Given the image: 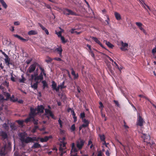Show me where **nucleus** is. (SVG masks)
I'll list each match as a JSON object with an SVG mask.
<instances>
[{
  "label": "nucleus",
  "instance_id": "1",
  "mask_svg": "<svg viewBox=\"0 0 156 156\" xmlns=\"http://www.w3.org/2000/svg\"><path fill=\"white\" fill-rule=\"evenodd\" d=\"M27 135V133H21L20 134V139L22 143H25L28 144L33 142L34 141L37 142L40 139L39 137H31L29 136H27L25 138Z\"/></svg>",
  "mask_w": 156,
  "mask_h": 156
},
{
  "label": "nucleus",
  "instance_id": "2",
  "mask_svg": "<svg viewBox=\"0 0 156 156\" xmlns=\"http://www.w3.org/2000/svg\"><path fill=\"white\" fill-rule=\"evenodd\" d=\"M142 137L143 138L144 142L147 143V145L151 147V145H154L155 144L154 142H151L152 144L150 142V137L149 135H147L145 134H143L142 136Z\"/></svg>",
  "mask_w": 156,
  "mask_h": 156
},
{
  "label": "nucleus",
  "instance_id": "3",
  "mask_svg": "<svg viewBox=\"0 0 156 156\" xmlns=\"http://www.w3.org/2000/svg\"><path fill=\"white\" fill-rule=\"evenodd\" d=\"M43 79V74L42 73H41L39 76H38L37 74L31 75V78L30 80H34V81L38 80H41Z\"/></svg>",
  "mask_w": 156,
  "mask_h": 156
},
{
  "label": "nucleus",
  "instance_id": "4",
  "mask_svg": "<svg viewBox=\"0 0 156 156\" xmlns=\"http://www.w3.org/2000/svg\"><path fill=\"white\" fill-rule=\"evenodd\" d=\"M84 142L85 141L81 138H79L76 140V146L79 150H80L82 148Z\"/></svg>",
  "mask_w": 156,
  "mask_h": 156
},
{
  "label": "nucleus",
  "instance_id": "5",
  "mask_svg": "<svg viewBox=\"0 0 156 156\" xmlns=\"http://www.w3.org/2000/svg\"><path fill=\"white\" fill-rule=\"evenodd\" d=\"M63 14L66 16L69 15L76 16V14L72 10L67 8H63L62 10Z\"/></svg>",
  "mask_w": 156,
  "mask_h": 156
},
{
  "label": "nucleus",
  "instance_id": "6",
  "mask_svg": "<svg viewBox=\"0 0 156 156\" xmlns=\"http://www.w3.org/2000/svg\"><path fill=\"white\" fill-rule=\"evenodd\" d=\"M121 44V47L120 48V49L121 51H126L128 50L127 49L128 46V44L127 43H124L122 41H121L120 42Z\"/></svg>",
  "mask_w": 156,
  "mask_h": 156
},
{
  "label": "nucleus",
  "instance_id": "7",
  "mask_svg": "<svg viewBox=\"0 0 156 156\" xmlns=\"http://www.w3.org/2000/svg\"><path fill=\"white\" fill-rule=\"evenodd\" d=\"M4 60L5 64L9 67L10 66V65L12 66L14 65V62L12 61H11L10 58L8 56L5 58Z\"/></svg>",
  "mask_w": 156,
  "mask_h": 156
},
{
  "label": "nucleus",
  "instance_id": "8",
  "mask_svg": "<svg viewBox=\"0 0 156 156\" xmlns=\"http://www.w3.org/2000/svg\"><path fill=\"white\" fill-rule=\"evenodd\" d=\"M8 136L7 133L5 131H0V139L3 141L7 139Z\"/></svg>",
  "mask_w": 156,
  "mask_h": 156
},
{
  "label": "nucleus",
  "instance_id": "9",
  "mask_svg": "<svg viewBox=\"0 0 156 156\" xmlns=\"http://www.w3.org/2000/svg\"><path fill=\"white\" fill-rule=\"evenodd\" d=\"M144 122L143 119L140 115H139L138 118L137 125L140 126H143V123Z\"/></svg>",
  "mask_w": 156,
  "mask_h": 156
},
{
  "label": "nucleus",
  "instance_id": "10",
  "mask_svg": "<svg viewBox=\"0 0 156 156\" xmlns=\"http://www.w3.org/2000/svg\"><path fill=\"white\" fill-rule=\"evenodd\" d=\"M36 64L35 63L31 65L28 69V72L30 73L34 72L36 69Z\"/></svg>",
  "mask_w": 156,
  "mask_h": 156
},
{
  "label": "nucleus",
  "instance_id": "11",
  "mask_svg": "<svg viewBox=\"0 0 156 156\" xmlns=\"http://www.w3.org/2000/svg\"><path fill=\"white\" fill-rule=\"evenodd\" d=\"M36 110L37 109L36 108H34L31 107L30 108V113L29 114V115L33 116V117L36 115L37 114V113L36 112Z\"/></svg>",
  "mask_w": 156,
  "mask_h": 156
},
{
  "label": "nucleus",
  "instance_id": "12",
  "mask_svg": "<svg viewBox=\"0 0 156 156\" xmlns=\"http://www.w3.org/2000/svg\"><path fill=\"white\" fill-rule=\"evenodd\" d=\"M90 37L96 43L99 44L102 48L106 49L97 37Z\"/></svg>",
  "mask_w": 156,
  "mask_h": 156
},
{
  "label": "nucleus",
  "instance_id": "13",
  "mask_svg": "<svg viewBox=\"0 0 156 156\" xmlns=\"http://www.w3.org/2000/svg\"><path fill=\"white\" fill-rule=\"evenodd\" d=\"M44 107L42 105H40L38 106L37 108V114L39 113H43L44 112Z\"/></svg>",
  "mask_w": 156,
  "mask_h": 156
},
{
  "label": "nucleus",
  "instance_id": "14",
  "mask_svg": "<svg viewBox=\"0 0 156 156\" xmlns=\"http://www.w3.org/2000/svg\"><path fill=\"white\" fill-rule=\"evenodd\" d=\"M71 152H73L75 153H76L78 151V150L75 147V144L74 143H72L71 145Z\"/></svg>",
  "mask_w": 156,
  "mask_h": 156
},
{
  "label": "nucleus",
  "instance_id": "15",
  "mask_svg": "<svg viewBox=\"0 0 156 156\" xmlns=\"http://www.w3.org/2000/svg\"><path fill=\"white\" fill-rule=\"evenodd\" d=\"M82 122L84 123L82 124V126L83 127V128L87 127L89 126V122L88 120L84 119Z\"/></svg>",
  "mask_w": 156,
  "mask_h": 156
},
{
  "label": "nucleus",
  "instance_id": "16",
  "mask_svg": "<svg viewBox=\"0 0 156 156\" xmlns=\"http://www.w3.org/2000/svg\"><path fill=\"white\" fill-rule=\"evenodd\" d=\"M5 147H3L0 149V154L1 156H5Z\"/></svg>",
  "mask_w": 156,
  "mask_h": 156
},
{
  "label": "nucleus",
  "instance_id": "17",
  "mask_svg": "<svg viewBox=\"0 0 156 156\" xmlns=\"http://www.w3.org/2000/svg\"><path fill=\"white\" fill-rule=\"evenodd\" d=\"M55 51L58 52V54L60 57H62V49L61 46H59L58 48H57L55 49Z\"/></svg>",
  "mask_w": 156,
  "mask_h": 156
},
{
  "label": "nucleus",
  "instance_id": "18",
  "mask_svg": "<svg viewBox=\"0 0 156 156\" xmlns=\"http://www.w3.org/2000/svg\"><path fill=\"white\" fill-rule=\"evenodd\" d=\"M71 70L72 71L71 74L74 76V79H77L79 76L78 74L77 73V74H76L73 68H71Z\"/></svg>",
  "mask_w": 156,
  "mask_h": 156
},
{
  "label": "nucleus",
  "instance_id": "19",
  "mask_svg": "<svg viewBox=\"0 0 156 156\" xmlns=\"http://www.w3.org/2000/svg\"><path fill=\"white\" fill-rule=\"evenodd\" d=\"M114 15L116 19L118 20H119L121 19V17L119 13L117 12H115L114 13Z\"/></svg>",
  "mask_w": 156,
  "mask_h": 156
},
{
  "label": "nucleus",
  "instance_id": "20",
  "mask_svg": "<svg viewBox=\"0 0 156 156\" xmlns=\"http://www.w3.org/2000/svg\"><path fill=\"white\" fill-rule=\"evenodd\" d=\"M41 145L38 143H35L32 146V148H41Z\"/></svg>",
  "mask_w": 156,
  "mask_h": 156
},
{
  "label": "nucleus",
  "instance_id": "21",
  "mask_svg": "<svg viewBox=\"0 0 156 156\" xmlns=\"http://www.w3.org/2000/svg\"><path fill=\"white\" fill-rule=\"evenodd\" d=\"M14 36L15 37H16L17 38H18V39H20V40L24 41V42H26V41H28V40H27V39H26L23 37H21V36H20L18 35H17V34H14Z\"/></svg>",
  "mask_w": 156,
  "mask_h": 156
},
{
  "label": "nucleus",
  "instance_id": "22",
  "mask_svg": "<svg viewBox=\"0 0 156 156\" xmlns=\"http://www.w3.org/2000/svg\"><path fill=\"white\" fill-rule=\"evenodd\" d=\"M37 34V31L35 30H31L29 31L28 33V34L29 35H36Z\"/></svg>",
  "mask_w": 156,
  "mask_h": 156
},
{
  "label": "nucleus",
  "instance_id": "23",
  "mask_svg": "<svg viewBox=\"0 0 156 156\" xmlns=\"http://www.w3.org/2000/svg\"><path fill=\"white\" fill-rule=\"evenodd\" d=\"M33 118H32V121L33 122L34 124L35 125H38V124L39 121L38 119H35L34 117H33Z\"/></svg>",
  "mask_w": 156,
  "mask_h": 156
},
{
  "label": "nucleus",
  "instance_id": "24",
  "mask_svg": "<svg viewBox=\"0 0 156 156\" xmlns=\"http://www.w3.org/2000/svg\"><path fill=\"white\" fill-rule=\"evenodd\" d=\"M4 95L6 97V98L5 99V100L7 101L9 99L11 95L10 94L7 92H4Z\"/></svg>",
  "mask_w": 156,
  "mask_h": 156
},
{
  "label": "nucleus",
  "instance_id": "25",
  "mask_svg": "<svg viewBox=\"0 0 156 156\" xmlns=\"http://www.w3.org/2000/svg\"><path fill=\"white\" fill-rule=\"evenodd\" d=\"M40 141L41 142H46L48 140L47 136H45L44 138H40Z\"/></svg>",
  "mask_w": 156,
  "mask_h": 156
},
{
  "label": "nucleus",
  "instance_id": "26",
  "mask_svg": "<svg viewBox=\"0 0 156 156\" xmlns=\"http://www.w3.org/2000/svg\"><path fill=\"white\" fill-rule=\"evenodd\" d=\"M51 86V88L52 89V90H55V88L57 87V84L54 81H52Z\"/></svg>",
  "mask_w": 156,
  "mask_h": 156
},
{
  "label": "nucleus",
  "instance_id": "27",
  "mask_svg": "<svg viewBox=\"0 0 156 156\" xmlns=\"http://www.w3.org/2000/svg\"><path fill=\"white\" fill-rule=\"evenodd\" d=\"M0 2L1 4H2L3 6L6 9L7 7V5L5 3V2L3 0H0Z\"/></svg>",
  "mask_w": 156,
  "mask_h": 156
},
{
  "label": "nucleus",
  "instance_id": "28",
  "mask_svg": "<svg viewBox=\"0 0 156 156\" xmlns=\"http://www.w3.org/2000/svg\"><path fill=\"white\" fill-rule=\"evenodd\" d=\"M105 43L110 48H112L114 47V45L109 42L105 41Z\"/></svg>",
  "mask_w": 156,
  "mask_h": 156
},
{
  "label": "nucleus",
  "instance_id": "29",
  "mask_svg": "<svg viewBox=\"0 0 156 156\" xmlns=\"http://www.w3.org/2000/svg\"><path fill=\"white\" fill-rule=\"evenodd\" d=\"M42 83L43 84V89H44L45 87H48V85L46 81H42Z\"/></svg>",
  "mask_w": 156,
  "mask_h": 156
},
{
  "label": "nucleus",
  "instance_id": "30",
  "mask_svg": "<svg viewBox=\"0 0 156 156\" xmlns=\"http://www.w3.org/2000/svg\"><path fill=\"white\" fill-rule=\"evenodd\" d=\"M47 59L45 60V62H46L47 63H50L53 60V59L49 57V56H47Z\"/></svg>",
  "mask_w": 156,
  "mask_h": 156
},
{
  "label": "nucleus",
  "instance_id": "31",
  "mask_svg": "<svg viewBox=\"0 0 156 156\" xmlns=\"http://www.w3.org/2000/svg\"><path fill=\"white\" fill-rule=\"evenodd\" d=\"M2 127L5 130L8 131L9 129V126L8 124L6 123H4L2 125Z\"/></svg>",
  "mask_w": 156,
  "mask_h": 156
},
{
  "label": "nucleus",
  "instance_id": "32",
  "mask_svg": "<svg viewBox=\"0 0 156 156\" xmlns=\"http://www.w3.org/2000/svg\"><path fill=\"white\" fill-rule=\"evenodd\" d=\"M65 83V81H63L62 83H61L60 85V89L62 90L63 89L66 87V86L64 85Z\"/></svg>",
  "mask_w": 156,
  "mask_h": 156
},
{
  "label": "nucleus",
  "instance_id": "33",
  "mask_svg": "<svg viewBox=\"0 0 156 156\" xmlns=\"http://www.w3.org/2000/svg\"><path fill=\"white\" fill-rule=\"evenodd\" d=\"M9 99L10 101H12L13 102H15L17 100V99H15V97L14 95H12V97L10 96Z\"/></svg>",
  "mask_w": 156,
  "mask_h": 156
},
{
  "label": "nucleus",
  "instance_id": "34",
  "mask_svg": "<svg viewBox=\"0 0 156 156\" xmlns=\"http://www.w3.org/2000/svg\"><path fill=\"white\" fill-rule=\"evenodd\" d=\"M32 118H33V116H31V115H29V117L27 118L24 121L25 122L27 123L29 122H30L31 121V119H32Z\"/></svg>",
  "mask_w": 156,
  "mask_h": 156
},
{
  "label": "nucleus",
  "instance_id": "35",
  "mask_svg": "<svg viewBox=\"0 0 156 156\" xmlns=\"http://www.w3.org/2000/svg\"><path fill=\"white\" fill-rule=\"evenodd\" d=\"M39 129V127L37 125H35L33 128L32 129V132L33 133H34L36 132L37 129Z\"/></svg>",
  "mask_w": 156,
  "mask_h": 156
},
{
  "label": "nucleus",
  "instance_id": "36",
  "mask_svg": "<svg viewBox=\"0 0 156 156\" xmlns=\"http://www.w3.org/2000/svg\"><path fill=\"white\" fill-rule=\"evenodd\" d=\"M31 87L34 90H37V88L38 86H37L36 84L34 83L33 84H31Z\"/></svg>",
  "mask_w": 156,
  "mask_h": 156
},
{
  "label": "nucleus",
  "instance_id": "37",
  "mask_svg": "<svg viewBox=\"0 0 156 156\" xmlns=\"http://www.w3.org/2000/svg\"><path fill=\"white\" fill-rule=\"evenodd\" d=\"M85 117V114L84 112H82L80 114V118L82 119V121L83 119H85L84 118Z\"/></svg>",
  "mask_w": 156,
  "mask_h": 156
},
{
  "label": "nucleus",
  "instance_id": "38",
  "mask_svg": "<svg viewBox=\"0 0 156 156\" xmlns=\"http://www.w3.org/2000/svg\"><path fill=\"white\" fill-rule=\"evenodd\" d=\"M100 139L101 141H104L105 140V136L104 135H99Z\"/></svg>",
  "mask_w": 156,
  "mask_h": 156
},
{
  "label": "nucleus",
  "instance_id": "39",
  "mask_svg": "<svg viewBox=\"0 0 156 156\" xmlns=\"http://www.w3.org/2000/svg\"><path fill=\"white\" fill-rule=\"evenodd\" d=\"M51 118L54 119H55L56 118L55 117L54 115V114L52 113V112L51 111L49 113V114Z\"/></svg>",
  "mask_w": 156,
  "mask_h": 156
},
{
  "label": "nucleus",
  "instance_id": "40",
  "mask_svg": "<svg viewBox=\"0 0 156 156\" xmlns=\"http://www.w3.org/2000/svg\"><path fill=\"white\" fill-rule=\"evenodd\" d=\"M55 33L56 34L58 37H61L62 36V32L61 31H59L58 32H57L56 31H55Z\"/></svg>",
  "mask_w": 156,
  "mask_h": 156
},
{
  "label": "nucleus",
  "instance_id": "41",
  "mask_svg": "<svg viewBox=\"0 0 156 156\" xmlns=\"http://www.w3.org/2000/svg\"><path fill=\"white\" fill-rule=\"evenodd\" d=\"M70 129L71 130L72 132L74 131L75 130V127L74 124H73L72 125Z\"/></svg>",
  "mask_w": 156,
  "mask_h": 156
},
{
  "label": "nucleus",
  "instance_id": "42",
  "mask_svg": "<svg viewBox=\"0 0 156 156\" xmlns=\"http://www.w3.org/2000/svg\"><path fill=\"white\" fill-rule=\"evenodd\" d=\"M39 25L41 28L44 31L46 30H47V29H46V28L44 27L42 24H41L40 23H38Z\"/></svg>",
  "mask_w": 156,
  "mask_h": 156
},
{
  "label": "nucleus",
  "instance_id": "43",
  "mask_svg": "<svg viewBox=\"0 0 156 156\" xmlns=\"http://www.w3.org/2000/svg\"><path fill=\"white\" fill-rule=\"evenodd\" d=\"M106 17L107 18V20H105V21L107 22V24L108 25H109L110 24L109 21H110V19L108 15H107L106 16Z\"/></svg>",
  "mask_w": 156,
  "mask_h": 156
},
{
  "label": "nucleus",
  "instance_id": "44",
  "mask_svg": "<svg viewBox=\"0 0 156 156\" xmlns=\"http://www.w3.org/2000/svg\"><path fill=\"white\" fill-rule=\"evenodd\" d=\"M58 123L60 125V127L61 128H62V120L60 119V118H59V120H58Z\"/></svg>",
  "mask_w": 156,
  "mask_h": 156
},
{
  "label": "nucleus",
  "instance_id": "45",
  "mask_svg": "<svg viewBox=\"0 0 156 156\" xmlns=\"http://www.w3.org/2000/svg\"><path fill=\"white\" fill-rule=\"evenodd\" d=\"M16 122L19 125H22L23 124V122L24 121L21 120H18L16 121Z\"/></svg>",
  "mask_w": 156,
  "mask_h": 156
},
{
  "label": "nucleus",
  "instance_id": "46",
  "mask_svg": "<svg viewBox=\"0 0 156 156\" xmlns=\"http://www.w3.org/2000/svg\"><path fill=\"white\" fill-rule=\"evenodd\" d=\"M61 39L62 43H65L66 42V41L65 40L64 37L63 36H61Z\"/></svg>",
  "mask_w": 156,
  "mask_h": 156
},
{
  "label": "nucleus",
  "instance_id": "47",
  "mask_svg": "<svg viewBox=\"0 0 156 156\" xmlns=\"http://www.w3.org/2000/svg\"><path fill=\"white\" fill-rule=\"evenodd\" d=\"M65 149V148H63V147H61V144H60V147H59V151L60 152H64L63 151V150Z\"/></svg>",
  "mask_w": 156,
  "mask_h": 156
},
{
  "label": "nucleus",
  "instance_id": "48",
  "mask_svg": "<svg viewBox=\"0 0 156 156\" xmlns=\"http://www.w3.org/2000/svg\"><path fill=\"white\" fill-rule=\"evenodd\" d=\"M3 84L4 85L6 86L7 87H8L9 86V83L7 82L6 81H5L3 82Z\"/></svg>",
  "mask_w": 156,
  "mask_h": 156
},
{
  "label": "nucleus",
  "instance_id": "49",
  "mask_svg": "<svg viewBox=\"0 0 156 156\" xmlns=\"http://www.w3.org/2000/svg\"><path fill=\"white\" fill-rule=\"evenodd\" d=\"M26 80L23 76L22 79H19V81L20 83H24Z\"/></svg>",
  "mask_w": 156,
  "mask_h": 156
},
{
  "label": "nucleus",
  "instance_id": "50",
  "mask_svg": "<svg viewBox=\"0 0 156 156\" xmlns=\"http://www.w3.org/2000/svg\"><path fill=\"white\" fill-rule=\"evenodd\" d=\"M45 111L46 115H48L49 113L51 111L50 110H49V109H45Z\"/></svg>",
  "mask_w": 156,
  "mask_h": 156
},
{
  "label": "nucleus",
  "instance_id": "51",
  "mask_svg": "<svg viewBox=\"0 0 156 156\" xmlns=\"http://www.w3.org/2000/svg\"><path fill=\"white\" fill-rule=\"evenodd\" d=\"M136 24L137 26L139 27L142 26L143 25L140 22H136Z\"/></svg>",
  "mask_w": 156,
  "mask_h": 156
},
{
  "label": "nucleus",
  "instance_id": "52",
  "mask_svg": "<svg viewBox=\"0 0 156 156\" xmlns=\"http://www.w3.org/2000/svg\"><path fill=\"white\" fill-rule=\"evenodd\" d=\"M103 110V109L102 108H101V109L100 112H101V116L102 117H105V114H104L103 113V112H102Z\"/></svg>",
  "mask_w": 156,
  "mask_h": 156
},
{
  "label": "nucleus",
  "instance_id": "53",
  "mask_svg": "<svg viewBox=\"0 0 156 156\" xmlns=\"http://www.w3.org/2000/svg\"><path fill=\"white\" fill-rule=\"evenodd\" d=\"M99 104L100 105L99 106V108L101 109L102 108H103L104 106L102 103L101 102H99Z\"/></svg>",
  "mask_w": 156,
  "mask_h": 156
},
{
  "label": "nucleus",
  "instance_id": "54",
  "mask_svg": "<svg viewBox=\"0 0 156 156\" xmlns=\"http://www.w3.org/2000/svg\"><path fill=\"white\" fill-rule=\"evenodd\" d=\"M53 60L57 61H61L62 59L60 58L56 57L53 58Z\"/></svg>",
  "mask_w": 156,
  "mask_h": 156
},
{
  "label": "nucleus",
  "instance_id": "55",
  "mask_svg": "<svg viewBox=\"0 0 156 156\" xmlns=\"http://www.w3.org/2000/svg\"><path fill=\"white\" fill-rule=\"evenodd\" d=\"M40 69L41 71V72L42 73H43V74L44 76H45L46 75V73H44V70L43 68H40Z\"/></svg>",
  "mask_w": 156,
  "mask_h": 156
},
{
  "label": "nucleus",
  "instance_id": "56",
  "mask_svg": "<svg viewBox=\"0 0 156 156\" xmlns=\"http://www.w3.org/2000/svg\"><path fill=\"white\" fill-rule=\"evenodd\" d=\"M60 89V85H58L57 87H56L55 90L57 92H58L59 91Z\"/></svg>",
  "mask_w": 156,
  "mask_h": 156
},
{
  "label": "nucleus",
  "instance_id": "57",
  "mask_svg": "<svg viewBox=\"0 0 156 156\" xmlns=\"http://www.w3.org/2000/svg\"><path fill=\"white\" fill-rule=\"evenodd\" d=\"M114 102L115 103V104L117 105V106H118V107H119V106H120V105L119 104L118 102V101H116V100H114Z\"/></svg>",
  "mask_w": 156,
  "mask_h": 156
},
{
  "label": "nucleus",
  "instance_id": "58",
  "mask_svg": "<svg viewBox=\"0 0 156 156\" xmlns=\"http://www.w3.org/2000/svg\"><path fill=\"white\" fill-rule=\"evenodd\" d=\"M0 51L2 52V54L4 55L5 58L8 56V55L6 54L2 50H0Z\"/></svg>",
  "mask_w": 156,
  "mask_h": 156
},
{
  "label": "nucleus",
  "instance_id": "59",
  "mask_svg": "<svg viewBox=\"0 0 156 156\" xmlns=\"http://www.w3.org/2000/svg\"><path fill=\"white\" fill-rule=\"evenodd\" d=\"M138 96L140 97H141V98H145L147 100H148V98H147V97H146L145 96H144L143 95H142V94H140L138 95Z\"/></svg>",
  "mask_w": 156,
  "mask_h": 156
},
{
  "label": "nucleus",
  "instance_id": "60",
  "mask_svg": "<svg viewBox=\"0 0 156 156\" xmlns=\"http://www.w3.org/2000/svg\"><path fill=\"white\" fill-rule=\"evenodd\" d=\"M66 143L62 142V144H60L61 145V147H63L65 148H66Z\"/></svg>",
  "mask_w": 156,
  "mask_h": 156
},
{
  "label": "nucleus",
  "instance_id": "61",
  "mask_svg": "<svg viewBox=\"0 0 156 156\" xmlns=\"http://www.w3.org/2000/svg\"><path fill=\"white\" fill-rule=\"evenodd\" d=\"M102 152L101 150L99 151H98V156H102Z\"/></svg>",
  "mask_w": 156,
  "mask_h": 156
},
{
  "label": "nucleus",
  "instance_id": "62",
  "mask_svg": "<svg viewBox=\"0 0 156 156\" xmlns=\"http://www.w3.org/2000/svg\"><path fill=\"white\" fill-rule=\"evenodd\" d=\"M32 61V59H30L27 60L26 61V63L27 64H29L30 63V62H31Z\"/></svg>",
  "mask_w": 156,
  "mask_h": 156
},
{
  "label": "nucleus",
  "instance_id": "63",
  "mask_svg": "<svg viewBox=\"0 0 156 156\" xmlns=\"http://www.w3.org/2000/svg\"><path fill=\"white\" fill-rule=\"evenodd\" d=\"M11 80L13 82H15L16 81L15 80V78L13 76L12 74L11 75Z\"/></svg>",
  "mask_w": 156,
  "mask_h": 156
},
{
  "label": "nucleus",
  "instance_id": "64",
  "mask_svg": "<svg viewBox=\"0 0 156 156\" xmlns=\"http://www.w3.org/2000/svg\"><path fill=\"white\" fill-rule=\"evenodd\" d=\"M106 155L107 156H109L110 155V153H109V151L108 150H107L106 152Z\"/></svg>",
  "mask_w": 156,
  "mask_h": 156
}]
</instances>
